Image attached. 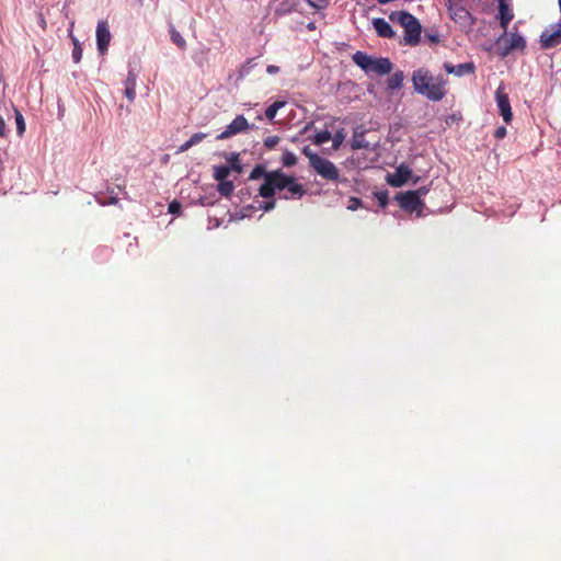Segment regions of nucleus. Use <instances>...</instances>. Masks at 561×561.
I'll list each match as a JSON object with an SVG mask.
<instances>
[{
  "label": "nucleus",
  "instance_id": "1",
  "mask_svg": "<svg viewBox=\"0 0 561 561\" xmlns=\"http://www.w3.org/2000/svg\"><path fill=\"white\" fill-rule=\"evenodd\" d=\"M276 191L283 192L284 199L301 198L306 194V188L298 183L293 175H287L282 170L271 171L266 175V183L259 188V194L263 198H273Z\"/></svg>",
  "mask_w": 561,
  "mask_h": 561
},
{
  "label": "nucleus",
  "instance_id": "2",
  "mask_svg": "<svg viewBox=\"0 0 561 561\" xmlns=\"http://www.w3.org/2000/svg\"><path fill=\"white\" fill-rule=\"evenodd\" d=\"M412 83L417 93L434 102L443 100L447 93V80L443 76H433L425 68H420L413 72Z\"/></svg>",
  "mask_w": 561,
  "mask_h": 561
},
{
  "label": "nucleus",
  "instance_id": "3",
  "mask_svg": "<svg viewBox=\"0 0 561 561\" xmlns=\"http://www.w3.org/2000/svg\"><path fill=\"white\" fill-rule=\"evenodd\" d=\"M389 18L404 28V44L415 46L420 43L422 26L415 16L407 11H397Z\"/></svg>",
  "mask_w": 561,
  "mask_h": 561
},
{
  "label": "nucleus",
  "instance_id": "4",
  "mask_svg": "<svg viewBox=\"0 0 561 561\" xmlns=\"http://www.w3.org/2000/svg\"><path fill=\"white\" fill-rule=\"evenodd\" d=\"M352 59L366 73L373 72L378 76H383L390 73L392 70V62L388 58H374L358 50L353 55Z\"/></svg>",
  "mask_w": 561,
  "mask_h": 561
},
{
  "label": "nucleus",
  "instance_id": "5",
  "mask_svg": "<svg viewBox=\"0 0 561 561\" xmlns=\"http://www.w3.org/2000/svg\"><path fill=\"white\" fill-rule=\"evenodd\" d=\"M445 5L448 10L449 18L460 25H471L472 15L466 7L465 0H446Z\"/></svg>",
  "mask_w": 561,
  "mask_h": 561
},
{
  "label": "nucleus",
  "instance_id": "6",
  "mask_svg": "<svg viewBox=\"0 0 561 561\" xmlns=\"http://www.w3.org/2000/svg\"><path fill=\"white\" fill-rule=\"evenodd\" d=\"M310 168L322 179L331 182L340 180V170L337 167L327 158L319 157Z\"/></svg>",
  "mask_w": 561,
  "mask_h": 561
},
{
  "label": "nucleus",
  "instance_id": "7",
  "mask_svg": "<svg viewBox=\"0 0 561 561\" xmlns=\"http://www.w3.org/2000/svg\"><path fill=\"white\" fill-rule=\"evenodd\" d=\"M419 192H404V193H398L396 195V201L399 203V206L408 211L413 213L417 211V215H421L422 207L424 205L423 201L419 198Z\"/></svg>",
  "mask_w": 561,
  "mask_h": 561
},
{
  "label": "nucleus",
  "instance_id": "8",
  "mask_svg": "<svg viewBox=\"0 0 561 561\" xmlns=\"http://www.w3.org/2000/svg\"><path fill=\"white\" fill-rule=\"evenodd\" d=\"M540 46L542 49H550L561 44V23L551 25L540 35Z\"/></svg>",
  "mask_w": 561,
  "mask_h": 561
},
{
  "label": "nucleus",
  "instance_id": "9",
  "mask_svg": "<svg viewBox=\"0 0 561 561\" xmlns=\"http://www.w3.org/2000/svg\"><path fill=\"white\" fill-rule=\"evenodd\" d=\"M250 128L248 119L243 115H237L236 118L217 136L218 140H225L245 131Z\"/></svg>",
  "mask_w": 561,
  "mask_h": 561
},
{
  "label": "nucleus",
  "instance_id": "10",
  "mask_svg": "<svg viewBox=\"0 0 561 561\" xmlns=\"http://www.w3.org/2000/svg\"><path fill=\"white\" fill-rule=\"evenodd\" d=\"M411 175L412 170L405 164H400L393 173L387 175L386 181L392 187H401L409 181Z\"/></svg>",
  "mask_w": 561,
  "mask_h": 561
},
{
  "label": "nucleus",
  "instance_id": "11",
  "mask_svg": "<svg viewBox=\"0 0 561 561\" xmlns=\"http://www.w3.org/2000/svg\"><path fill=\"white\" fill-rule=\"evenodd\" d=\"M112 35L106 21H99L96 26V44L101 55L107 51Z\"/></svg>",
  "mask_w": 561,
  "mask_h": 561
},
{
  "label": "nucleus",
  "instance_id": "12",
  "mask_svg": "<svg viewBox=\"0 0 561 561\" xmlns=\"http://www.w3.org/2000/svg\"><path fill=\"white\" fill-rule=\"evenodd\" d=\"M495 99L500 114L502 115L504 122L510 123L513 118V113L508 95L507 93H505L504 88L502 85L497 88L495 92Z\"/></svg>",
  "mask_w": 561,
  "mask_h": 561
},
{
  "label": "nucleus",
  "instance_id": "13",
  "mask_svg": "<svg viewBox=\"0 0 561 561\" xmlns=\"http://www.w3.org/2000/svg\"><path fill=\"white\" fill-rule=\"evenodd\" d=\"M444 69L447 73L455 75L457 77H462L466 75H472L474 73L476 66L473 62H465L459 65H451L449 62L444 64Z\"/></svg>",
  "mask_w": 561,
  "mask_h": 561
},
{
  "label": "nucleus",
  "instance_id": "14",
  "mask_svg": "<svg viewBox=\"0 0 561 561\" xmlns=\"http://www.w3.org/2000/svg\"><path fill=\"white\" fill-rule=\"evenodd\" d=\"M507 45L503 48L501 55L506 57L513 50L519 49L524 50L526 47L525 38L519 34H512L510 38L506 39Z\"/></svg>",
  "mask_w": 561,
  "mask_h": 561
},
{
  "label": "nucleus",
  "instance_id": "15",
  "mask_svg": "<svg viewBox=\"0 0 561 561\" xmlns=\"http://www.w3.org/2000/svg\"><path fill=\"white\" fill-rule=\"evenodd\" d=\"M374 28L378 36L383 38H392L396 33L391 25L382 18H376L373 20Z\"/></svg>",
  "mask_w": 561,
  "mask_h": 561
},
{
  "label": "nucleus",
  "instance_id": "16",
  "mask_svg": "<svg viewBox=\"0 0 561 561\" xmlns=\"http://www.w3.org/2000/svg\"><path fill=\"white\" fill-rule=\"evenodd\" d=\"M499 13H500V25L506 32L510 22L514 18V14H513L510 5L504 0L500 1Z\"/></svg>",
  "mask_w": 561,
  "mask_h": 561
},
{
  "label": "nucleus",
  "instance_id": "17",
  "mask_svg": "<svg viewBox=\"0 0 561 561\" xmlns=\"http://www.w3.org/2000/svg\"><path fill=\"white\" fill-rule=\"evenodd\" d=\"M11 112L14 114L18 135L22 136L26 128L24 117L22 113L13 105L11 106Z\"/></svg>",
  "mask_w": 561,
  "mask_h": 561
},
{
  "label": "nucleus",
  "instance_id": "18",
  "mask_svg": "<svg viewBox=\"0 0 561 561\" xmlns=\"http://www.w3.org/2000/svg\"><path fill=\"white\" fill-rule=\"evenodd\" d=\"M404 76L402 71L394 72L389 79H388V89L389 90H397L402 87Z\"/></svg>",
  "mask_w": 561,
  "mask_h": 561
},
{
  "label": "nucleus",
  "instance_id": "19",
  "mask_svg": "<svg viewBox=\"0 0 561 561\" xmlns=\"http://www.w3.org/2000/svg\"><path fill=\"white\" fill-rule=\"evenodd\" d=\"M219 184H218V192L220 193V195L225 196V197H229L233 190H234V184L232 181H227V180H224V181H218Z\"/></svg>",
  "mask_w": 561,
  "mask_h": 561
},
{
  "label": "nucleus",
  "instance_id": "20",
  "mask_svg": "<svg viewBox=\"0 0 561 561\" xmlns=\"http://www.w3.org/2000/svg\"><path fill=\"white\" fill-rule=\"evenodd\" d=\"M170 36L171 41L181 49H184L186 47V42L183 38V36L175 30V27L171 24L170 25Z\"/></svg>",
  "mask_w": 561,
  "mask_h": 561
},
{
  "label": "nucleus",
  "instance_id": "21",
  "mask_svg": "<svg viewBox=\"0 0 561 561\" xmlns=\"http://www.w3.org/2000/svg\"><path fill=\"white\" fill-rule=\"evenodd\" d=\"M285 105V102L283 101H275L272 103L266 110H265V116L267 119L272 121L275 118L277 112L279 108H282Z\"/></svg>",
  "mask_w": 561,
  "mask_h": 561
},
{
  "label": "nucleus",
  "instance_id": "22",
  "mask_svg": "<svg viewBox=\"0 0 561 561\" xmlns=\"http://www.w3.org/2000/svg\"><path fill=\"white\" fill-rule=\"evenodd\" d=\"M69 36L73 43L72 59L76 64L80 62L82 58V48L79 41L70 33Z\"/></svg>",
  "mask_w": 561,
  "mask_h": 561
},
{
  "label": "nucleus",
  "instance_id": "23",
  "mask_svg": "<svg viewBox=\"0 0 561 561\" xmlns=\"http://www.w3.org/2000/svg\"><path fill=\"white\" fill-rule=\"evenodd\" d=\"M12 117L11 110L5 108V116L0 113V137L8 136L7 119L10 121Z\"/></svg>",
  "mask_w": 561,
  "mask_h": 561
},
{
  "label": "nucleus",
  "instance_id": "24",
  "mask_svg": "<svg viewBox=\"0 0 561 561\" xmlns=\"http://www.w3.org/2000/svg\"><path fill=\"white\" fill-rule=\"evenodd\" d=\"M331 138L332 135L329 130H321L313 136L312 141L314 145L320 146L328 142Z\"/></svg>",
  "mask_w": 561,
  "mask_h": 561
},
{
  "label": "nucleus",
  "instance_id": "25",
  "mask_svg": "<svg viewBox=\"0 0 561 561\" xmlns=\"http://www.w3.org/2000/svg\"><path fill=\"white\" fill-rule=\"evenodd\" d=\"M230 174V168L227 165H218L214 168V178L217 181H224Z\"/></svg>",
  "mask_w": 561,
  "mask_h": 561
},
{
  "label": "nucleus",
  "instance_id": "26",
  "mask_svg": "<svg viewBox=\"0 0 561 561\" xmlns=\"http://www.w3.org/2000/svg\"><path fill=\"white\" fill-rule=\"evenodd\" d=\"M270 172L265 170V168L261 164L255 165L254 169L251 171L249 179L250 180H257L260 178H264V183H266V175Z\"/></svg>",
  "mask_w": 561,
  "mask_h": 561
},
{
  "label": "nucleus",
  "instance_id": "27",
  "mask_svg": "<svg viewBox=\"0 0 561 561\" xmlns=\"http://www.w3.org/2000/svg\"><path fill=\"white\" fill-rule=\"evenodd\" d=\"M282 162L284 167L290 168L297 163V158L291 151L285 150L282 157Z\"/></svg>",
  "mask_w": 561,
  "mask_h": 561
},
{
  "label": "nucleus",
  "instance_id": "28",
  "mask_svg": "<svg viewBox=\"0 0 561 561\" xmlns=\"http://www.w3.org/2000/svg\"><path fill=\"white\" fill-rule=\"evenodd\" d=\"M229 163H230V170H234L237 172H241L242 171V168H241V164H240V160H239V153H231L229 159H228Z\"/></svg>",
  "mask_w": 561,
  "mask_h": 561
},
{
  "label": "nucleus",
  "instance_id": "29",
  "mask_svg": "<svg viewBox=\"0 0 561 561\" xmlns=\"http://www.w3.org/2000/svg\"><path fill=\"white\" fill-rule=\"evenodd\" d=\"M280 141V137L274 135V136H268L264 139V147L268 150H272L274 149Z\"/></svg>",
  "mask_w": 561,
  "mask_h": 561
},
{
  "label": "nucleus",
  "instance_id": "30",
  "mask_svg": "<svg viewBox=\"0 0 561 561\" xmlns=\"http://www.w3.org/2000/svg\"><path fill=\"white\" fill-rule=\"evenodd\" d=\"M375 197L378 201L379 206L385 208L388 205L389 196L387 191H379L375 193Z\"/></svg>",
  "mask_w": 561,
  "mask_h": 561
},
{
  "label": "nucleus",
  "instance_id": "31",
  "mask_svg": "<svg viewBox=\"0 0 561 561\" xmlns=\"http://www.w3.org/2000/svg\"><path fill=\"white\" fill-rule=\"evenodd\" d=\"M301 151L304 156L308 158L309 165L313 164V162L320 157L319 154L313 152L309 146L304 147Z\"/></svg>",
  "mask_w": 561,
  "mask_h": 561
},
{
  "label": "nucleus",
  "instance_id": "32",
  "mask_svg": "<svg viewBox=\"0 0 561 561\" xmlns=\"http://www.w3.org/2000/svg\"><path fill=\"white\" fill-rule=\"evenodd\" d=\"M307 2L314 9H323L328 5L329 0H307Z\"/></svg>",
  "mask_w": 561,
  "mask_h": 561
},
{
  "label": "nucleus",
  "instance_id": "33",
  "mask_svg": "<svg viewBox=\"0 0 561 561\" xmlns=\"http://www.w3.org/2000/svg\"><path fill=\"white\" fill-rule=\"evenodd\" d=\"M136 87H131V85H125V96L130 101L133 102L136 98Z\"/></svg>",
  "mask_w": 561,
  "mask_h": 561
},
{
  "label": "nucleus",
  "instance_id": "34",
  "mask_svg": "<svg viewBox=\"0 0 561 561\" xmlns=\"http://www.w3.org/2000/svg\"><path fill=\"white\" fill-rule=\"evenodd\" d=\"M206 136L207 135L204 133H196V134L192 135V137L190 139H191V142L193 144V146H195L198 142H201L203 139H205Z\"/></svg>",
  "mask_w": 561,
  "mask_h": 561
},
{
  "label": "nucleus",
  "instance_id": "35",
  "mask_svg": "<svg viewBox=\"0 0 561 561\" xmlns=\"http://www.w3.org/2000/svg\"><path fill=\"white\" fill-rule=\"evenodd\" d=\"M98 202L105 206V205H116L118 203V198L116 196H111L104 199H98Z\"/></svg>",
  "mask_w": 561,
  "mask_h": 561
},
{
  "label": "nucleus",
  "instance_id": "36",
  "mask_svg": "<svg viewBox=\"0 0 561 561\" xmlns=\"http://www.w3.org/2000/svg\"><path fill=\"white\" fill-rule=\"evenodd\" d=\"M181 210V204L178 201H173L169 204V211L171 214H179Z\"/></svg>",
  "mask_w": 561,
  "mask_h": 561
},
{
  "label": "nucleus",
  "instance_id": "37",
  "mask_svg": "<svg viewBox=\"0 0 561 561\" xmlns=\"http://www.w3.org/2000/svg\"><path fill=\"white\" fill-rule=\"evenodd\" d=\"M125 85L136 87V75L133 71L128 72Z\"/></svg>",
  "mask_w": 561,
  "mask_h": 561
},
{
  "label": "nucleus",
  "instance_id": "38",
  "mask_svg": "<svg viewBox=\"0 0 561 561\" xmlns=\"http://www.w3.org/2000/svg\"><path fill=\"white\" fill-rule=\"evenodd\" d=\"M351 205L348 206L350 209L355 210L362 205V201L356 197H352L350 199Z\"/></svg>",
  "mask_w": 561,
  "mask_h": 561
},
{
  "label": "nucleus",
  "instance_id": "39",
  "mask_svg": "<svg viewBox=\"0 0 561 561\" xmlns=\"http://www.w3.org/2000/svg\"><path fill=\"white\" fill-rule=\"evenodd\" d=\"M506 136V128L504 126H501L499 128H496L495 133H494V137L497 138V139H502Z\"/></svg>",
  "mask_w": 561,
  "mask_h": 561
},
{
  "label": "nucleus",
  "instance_id": "40",
  "mask_svg": "<svg viewBox=\"0 0 561 561\" xmlns=\"http://www.w3.org/2000/svg\"><path fill=\"white\" fill-rule=\"evenodd\" d=\"M367 147H368V145H367V144H365V142H364V141H362V140H356V139H355V140H353V142H352V148H353V149H363V148H367Z\"/></svg>",
  "mask_w": 561,
  "mask_h": 561
},
{
  "label": "nucleus",
  "instance_id": "41",
  "mask_svg": "<svg viewBox=\"0 0 561 561\" xmlns=\"http://www.w3.org/2000/svg\"><path fill=\"white\" fill-rule=\"evenodd\" d=\"M343 141V136L339 133L335 135L334 139H333V147L336 149L339 148V146L342 144Z\"/></svg>",
  "mask_w": 561,
  "mask_h": 561
},
{
  "label": "nucleus",
  "instance_id": "42",
  "mask_svg": "<svg viewBox=\"0 0 561 561\" xmlns=\"http://www.w3.org/2000/svg\"><path fill=\"white\" fill-rule=\"evenodd\" d=\"M274 207H275V201L265 202L263 205V210L270 211V210L274 209Z\"/></svg>",
  "mask_w": 561,
  "mask_h": 561
},
{
  "label": "nucleus",
  "instance_id": "43",
  "mask_svg": "<svg viewBox=\"0 0 561 561\" xmlns=\"http://www.w3.org/2000/svg\"><path fill=\"white\" fill-rule=\"evenodd\" d=\"M266 71L270 75H275L279 71V67L275 66V65H270V66H267Z\"/></svg>",
  "mask_w": 561,
  "mask_h": 561
},
{
  "label": "nucleus",
  "instance_id": "44",
  "mask_svg": "<svg viewBox=\"0 0 561 561\" xmlns=\"http://www.w3.org/2000/svg\"><path fill=\"white\" fill-rule=\"evenodd\" d=\"M38 24L43 31H45L47 28V22H46L45 18L43 16V14L38 15Z\"/></svg>",
  "mask_w": 561,
  "mask_h": 561
},
{
  "label": "nucleus",
  "instance_id": "45",
  "mask_svg": "<svg viewBox=\"0 0 561 561\" xmlns=\"http://www.w3.org/2000/svg\"><path fill=\"white\" fill-rule=\"evenodd\" d=\"M191 147H193V144L191 142V139H188L187 141H185V142L180 147V151H186V150H188Z\"/></svg>",
  "mask_w": 561,
  "mask_h": 561
},
{
  "label": "nucleus",
  "instance_id": "46",
  "mask_svg": "<svg viewBox=\"0 0 561 561\" xmlns=\"http://www.w3.org/2000/svg\"><path fill=\"white\" fill-rule=\"evenodd\" d=\"M414 192H419V198H421L423 195L427 193V190L425 187H421L419 190H415Z\"/></svg>",
  "mask_w": 561,
  "mask_h": 561
},
{
  "label": "nucleus",
  "instance_id": "47",
  "mask_svg": "<svg viewBox=\"0 0 561 561\" xmlns=\"http://www.w3.org/2000/svg\"><path fill=\"white\" fill-rule=\"evenodd\" d=\"M308 28H309V30H314V28H316L314 23H313V22L309 23V24H308Z\"/></svg>",
  "mask_w": 561,
  "mask_h": 561
},
{
  "label": "nucleus",
  "instance_id": "48",
  "mask_svg": "<svg viewBox=\"0 0 561 561\" xmlns=\"http://www.w3.org/2000/svg\"><path fill=\"white\" fill-rule=\"evenodd\" d=\"M378 1H379V3H381V4H386V3L390 2L391 0H378Z\"/></svg>",
  "mask_w": 561,
  "mask_h": 561
},
{
  "label": "nucleus",
  "instance_id": "49",
  "mask_svg": "<svg viewBox=\"0 0 561 561\" xmlns=\"http://www.w3.org/2000/svg\"><path fill=\"white\" fill-rule=\"evenodd\" d=\"M559 7H560V11H561V0H559Z\"/></svg>",
  "mask_w": 561,
  "mask_h": 561
}]
</instances>
